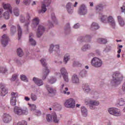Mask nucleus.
Returning a JSON list of instances; mask_svg holds the SVG:
<instances>
[{
	"label": "nucleus",
	"mask_w": 125,
	"mask_h": 125,
	"mask_svg": "<svg viewBox=\"0 0 125 125\" xmlns=\"http://www.w3.org/2000/svg\"><path fill=\"white\" fill-rule=\"evenodd\" d=\"M124 77L121 73L119 72H115L113 74V79L111 80L110 83L111 85H118L120 84L123 81Z\"/></svg>",
	"instance_id": "f257e3e1"
},
{
	"label": "nucleus",
	"mask_w": 125,
	"mask_h": 125,
	"mask_svg": "<svg viewBox=\"0 0 125 125\" xmlns=\"http://www.w3.org/2000/svg\"><path fill=\"white\" fill-rule=\"evenodd\" d=\"M14 113L18 116H21V115H28V108L25 106L21 107L16 106L14 108Z\"/></svg>",
	"instance_id": "f03ea898"
},
{
	"label": "nucleus",
	"mask_w": 125,
	"mask_h": 125,
	"mask_svg": "<svg viewBox=\"0 0 125 125\" xmlns=\"http://www.w3.org/2000/svg\"><path fill=\"white\" fill-rule=\"evenodd\" d=\"M40 61L43 67H45V68L43 69L42 79L45 80L46 79V77H47L49 73H50V71L48 69L47 66H46L47 65V63H46V60L45 59L42 58Z\"/></svg>",
	"instance_id": "7ed1b4c3"
},
{
	"label": "nucleus",
	"mask_w": 125,
	"mask_h": 125,
	"mask_svg": "<svg viewBox=\"0 0 125 125\" xmlns=\"http://www.w3.org/2000/svg\"><path fill=\"white\" fill-rule=\"evenodd\" d=\"M50 3H51V0H43L41 4V9L38 10V13L40 14H43V13H45L46 10H47L46 7H48V6L50 5Z\"/></svg>",
	"instance_id": "20e7f679"
},
{
	"label": "nucleus",
	"mask_w": 125,
	"mask_h": 125,
	"mask_svg": "<svg viewBox=\"0 0 125 125\" xmlns=\"http://www.w3.org/2000/svg\"><path fill=\"white\" fill-rule=\"evenodd\" d=\"M103 64L102 60L97 57L93 58L91 61V65L95 68H100Z\"/></svg>",
	"instance_id": "39448f33"
},
{
	"label": "nucleus",
	"mask_w": 125,
	"mask_h": 125,
	"mask_svg": "<svg viewBox=\"0 0 125 125\" xmlns=\"http://www.w3.org/2000/svg\"><path fill=\"white\" fill-rule=\"evenodd\" d=\"M108 112L110 115H112V116H114V117H121L122 116L121 110L115 107H110L108 108Z\"/></svg>",
	"instance_id": "423d86ee"
},
{
	"label": "nucleus",
	"mask_w": 125,
	"mask_h": 125,
	"mask_svg": "<svg viewBox=\"0 0 125 125\" xmlns=\"http://www.w3.org/2000/svg\"><path fill=\"white\" fill-rule=\"evenodd\" d=\"M60 91L62 94H66V95H70V92L68 91L69 89L66 86L65 83H60Z\"/></svg>",
	"instance_id": "0eeeda50"
},
{
	"label": "nucleus",
	"mask_w": 125,
	"mask_h": 125,
	"mask_svg": "<svg viewBox=\"0 0 125 125\" xmlns=\"http://www.w3.org/2000/svg\"><path fill=\"white\" fill-rule=\"evenodd\" d=\"M75 102V100L73 98H70L65 101L64 103V105L66 108H75V104H76Z\"/></svg>",
	"instance_id": "6e6552de"
},
{
	"label": "nucleus",
	"mask_w": 125,
	"mask_h": 125,
	"mask_svg": "<svg viewBox=\"0 0 125 125\" xmlns=\"http://www.w3.org/2000/svg\"><path fill=\"white\" fill-rule=\"evenodd\" d=\"M60 72L61 75L62 76L64 82L68 83L69 82V78H68V72L65 67H61Z\"/></svg>",
	"instance_id": "1a4fd4ad"
},
{
	"label": "nucleus",
	"mask_w": 125,
	"mask_h": 125,
	"mask_svg": "<svg viewBox=\"0 0 125 125\" xmlns=\"http://www.w3.org/2000/svg\"><path fill=\"white\" fill-rule=\"evenodd\" d=\"M88 104L91 110H95V109H96V106L100 105V102L96 100H90Z\"/></svg>",
	"instance_id": "9d476101"
},
{
	"label": "nucleus",
	"mask_w": 125,
	"mask_h": 125,
	"mask_svg": "<svg viewBox=\"0 0 125 125\" xmlns=\"http://www.w3.org/2000/svg\"><path fill=\"white\" fill-rule=\"evenodd\" d=\"M44 31H45V28L43 25L42 24H40L38 26V28L37 30V36L38 38H41L42 35H43V33H44Z\"/></svg>",
	"instance_id": "9b49d317"
},
{
	"label": "nucleus",
	"mask_w": 125,
	"mask_h": 125,
	"mask_svg": "<svg viewBox=\"0 0 125 125\" xmlns=\"http://www.w3.org/2000/svg\"><path fill=\"white\" fill-rule=\"evenodd\" d=\"M71 82L73 84L79 85L81 83L79 75L77 74H74L71 77Z\"/></svg>",
	"instance_id": "f8f14e48"
},
{
	"label": "nucleus",
	"mask_w": 125,
	"mask_h": 125,
	"mask_svg": "<svg viewBox=\"0 0 125 125\" xmlns=\"http://www.w3.org/2000/svg\"><path fill=\"white\" fill-rule=\"evenodd\" d=\"M92 38V35H86L85 36H80L78 38V42H88L89 40Z\"/></svg>",
	"instance_id": "ddd939ff"
},
{
	"label": "nucleus",
	"mask_w": 125,
	"mask_h": 125,
	"mask_svg": "<svg viewBox=\"0 0 125 125\" xmlns=\"http://www.w3.org/2000/svg\"><path fill=\"white\" fill-rule=\"evenodd\" d=\"M8 36L6 34H4L1 36V43L2 46L5 47L8 44Z\"/></svg>",
	"instance_id": "4468645a"
},
{
	"label": "nucleus",
	"mask_w": 125,
	"mask_h": 125,
	"mask_svg": "<svg viewBox=\"0 0 125 125\" xmlns=\"http://www.w3.org/2000/svg\"><path fill=\"white\" fill-rule=\"evenodd\" d=\"M87 14V8L85 5H82L79 10L78 14L80 15H86Z\"/></svg>",
	"instance_id": "2eb2a0df"
},
{
	"label": "nucleus",
	"mask_w": 125,
	"mask_h": 125,
	"mask_svg": "<svg viewBox=\"0 0 125 125\" xmlns=\"http://www.w3.org/2000/svg\"><path fill=\"white\" fill-rule=\"evenodd\" d=\"M107 21L108 23H109L110 26L112 27V28L113 29L116 28V22L115 21V20L112 16H109L108 17H107Z\"/></svg>",
	"instance_id": "dca6fc26"
},
{
	"label": "nucleus",
	"mask_w": 125,
	"mask_h": 125,
	"mask_svg": "<svg viewBox=\"0 0 125 125\" xmlns=\"http://www.w3.org/2000/svg\"><path fill=\"white\" fill-rule=\"evenodd\" d=\"M0 88L1 89L0 95L1 96H5L6 94H7L8 91L5 88V84L3 83H0Z\"/></svg>",
	"instance_id": "f3484780"
},
{
	"label": "nucleus",
	"mask_w": 125,
	"mask_h": 125,
	"mask_svg": "<svg viewBox=\"0 0 125 125\" xmlns=\"http://www.w3.org/2000/svg\"><path fill=\"white\" fill-rule=\"evenodd\" d=\"M52 21H48V26L50 27H53V24H57V20L55 18V15L52 13L51 17Z\"/></svg>",
	"instance_id": "a211bd4d"
},
{
	"label": "nucleus",
	"mask_w": 125,
	"mask_h": 125,
	"mask_svg": "<svg viewBox=\"0 0 125 125\" xmlns=\"http://www.w3.org/2000/svg\"><path fill=\"white\" fill-rule=\"evenodd\" d=\"M30 108L31 111L37 116H41V115H42V112L40 110H37V109L36 108V104H30Z\"/></svg>",
	"instance_id": "6ab92c4d"
},
{
	"label": "nucleus",
	"mask_w": 125,
	"mask_h": 125,
	"mask_svg": "<svg viewBox=\"0 0 125 125\" xmlns=\"http://www.w3.org/2000/svg\"><path fill=\"white\" fill-rule=\"evenodd\" d=\"M33 81L36 85H38V86H42V85H43V81L42 79L37 77H34L33 78Z\"/></svg>",
	"instance_id": "aec40b11"
},
{
	"label": "nucleus",
	"mask_w": 125,
	"mask_h": 125,
	"mask_svg": "<svg viewBox=\"0 0 125 125\" xmlns=\"http://www.w3.org/2000/svg\"><path fill=\"white\" fill-rule=\"evenodd\" d=\"M26 18L28 20V21L25 22V23L24 24V29H25V32L26 33V34H28V33H29V30L30 28V21L29 20H30V17L29 14L27 15Z\"/></svg>",
	"instance_id": "412c9836"
},
{
	"label": "nucleus",
	"mask_w": 125,
	"mask_h": 125,
	"mask_svg": "<svg viewBox=\"0 0 125 125\" xmlns=\"http://www.w3.org/2000/svg\"><path fill=\"white\" fill-rule=\"evenodd\" d=\"M12 120V117L9 115L7 114H4L3 117V122L5 124H8V123H10Z\"/></svg>",
	"instance_id": "4be33fe9"
},
{
	"label": "nucleus",
	"mask_w": 125,
	"mask_h": 125,
	"mask_svg": "<svg viewBox=\"0 0 125 125\" xmlns=\"http://www.w3.org/2000/svg\"><path fill=\"white\" fill-rule=\"evenodd\" d=\"M59 50V45H53V44H51L50 48L49 49V52L50 53H52L53 51H56L58 52Z\"/></svg>",
	"instance_id": "5701e85b"
},
{
	"label": "nucleus",
	"mask_w": 125,
	"mask_h": 125,
	"mask_svg": "<svg viewBox=\"0 0 125 125\" xmlns=\"http://www.w3.org/2000/svg\"><path fill=\"white\" fill-rule=\"evenodd\" d=\"M72 6H73V4L71 2H68L66 4L65 7L69 14H72L74 12V8H72Z\"/></svg>",
	"instance_id": "b1692460"
},
{
	"label": "nucleus",
	"mask_w": 125,
	"mask_h": 125,
	"mask_svg": "<svg viewBox=\"0 0 125 125\" xmlns=\"http://www.w3.org/2000/svg\"><path fill=\"white\" fill-rule=\"evenodd\" d=\"M82 89L85 93H88L90 92L91 89H90V86L88 84H84L82 86Z\"/></svg>",
	"instance_id": "393cba45"
},
{
	"label": "nucleus",
	"mask_w": 125,
	"mask_h": 125,
	"mask_svg": "<svg viewBox=\"0 0 125 125\" xmlns=\"http://www.w3.org/2000/svg\"><path fill=\"white\" fill-rule=\"evenodd\" d=\"M11 13H12V10H10V11H6L3 13L2 17L4 19H5L6 20H8Z\"/></svg>",
	"instance_id": "a878e982"
},
{
	"label": "nucleus",
	"mask_w": 125,
	"mask_h": 125,
	"mask_svg": "<svg viewBox=\"0 0 125 125\" xmlns=\"http://www.w3.org/2000/svg\"><path fill=\"white\" fill-rule=\"evenodd\" d=\"M53 122L55 124H59L60 123V117H57V115L55 112L52 113Z\"/></svg>",
	"instance_id": "bb28decb"
},
{
	"label": "nucleus",
	"mask_w": 125,
	"mask_h": 125,
	"mask_svg": "<svg viewBox=\"0 0 125 125\" xmlns=\"http://www.w3.org/2000/svg\"><path fill=\"white\" fill-rule=\"evenodd\" d=\"M45 87L49 93H50L51 94H55V93H56V90L52 87H50L48 84H46Z\"/></svg>",
	"instance_id": "cd10ccee"
},
{
	"label": "nucleus",
	"mask_w": 125,
	"mask_h": 125,
	"mask_svg": "<svg viewBox=\"0 0 125 125\" xmlns=\"http://www.w3.org/2000/svg\"><path fill=\"white\" fill-rule=\"evenodd\" d=\"M34 38V35L33 33H30L29 34V42L31 45H33V46H35V45H36L37 42H36V40H34L33 39Z\"/></svg>",
	"instance_id": "c85d7f7f"
},
{
	"label": "nucleus",
	"mask_w": 125,
	"mask_h": 125,
	"mask_svg": "<svg viewBox=\"0 0 125 125\" xmlns=\"http://www.w3.org/2000/svg\"><path fill=\"white\" fill-rule=\"evenodd\" d=\"M99 17L101 21L103 23H106L107 22V19L108 17L106 16L103 15L102 13H99Z\"/></svg>",
	"instance_id": "c756f323"
},
{
	"label": "nucleus",
	"mask_w": 125,
	"mask_h": 125,
	"mask_svg": "<svg viewBox=\"0 0 125 125\" xmlns=\"http://www.w3.org/2000/svg\"><path fill=\"white\" fill-rule=\"evenodd\" d=\"M90 29L92 31H93L94 30H98L99 29V25H98V23H97V22H92Z\"/></svg>",
	"instance_id": "7c9ffc66"
},
{
	"label": "nucleus",
	"mask_w": 125,
	"mask_h": 125,
	"mask_svg": "<svg viewBox=\"0 0 125 125\" xmlns=\"http://www.w3.org/2000/svg\"><path fill=\"white\" fill-rule=\"evenodd\" d=\"M81 113L83 117H87V109L84 106H82Z\"/></svg>",
	"instance_id": "2f4dec72"
},
{
	"label": "nucleus",
	"mask_w": 125,
	"mask_h": 125,
	"mask_svg": "<svg viewBox=\"0 0 125 125\" xmlns=\"http://www.w3.org/2000/svg\"><path fill=\"white\" fill-rule=\"evenodd\" d=\"M117 19L119 23V25L121 27H124L125 26V21H124V20L123 19V18L121 17L120 16H118L117 17Z\"/></svg>",
	"instance_id": "473e14b6"
},
{
	"label": "nucleus",
	"mask_w": 125,
	"mask_h": 125,
	"mask_svg": "<svg viewBox=\"0 0 125 125\" xmlns=\"http://www.w3.org/2000/svg\"><path fill=\"white\" fill-rule=\"evenodd\" d=\"M70 59H71L70 54H65L63 57V62L64 63V64H67V63H68V62L70 61Z\"/></svg>",
	"instance_id": "72a5a7b5"
},
{
	"label": "nucleus",
	"mask_w": 125,
	"mask_h": 125,
	"mask_svg": "<svg viewBox=\"0 0 125 125\" xmlns=\"http://www.w3.org/2000/svg\"><path fill=\"white\" fill-rule=\"evenodd\" d=\"M39 18H37L33 19L32 21V24L31 25V26L32 27V28H36L37 25L39 24Z\"/></svg>",
	"instance_id": "f704fd0d"
},
{
	"label": "nucleus",
	"mask_w": 125,
	"mask_h": 125,
	"mask_svg": "<svg viewBox=\"0 0 125 125\" xmlns=\"http://www.w3.org/2000/svg\"><path fill=\"white\" fill-rule=\"evenodd\" d=\"M87 75V71L85 70H81L79 73V76L81 78H85Z\"/></svg>",
	"instance_id": "c9c22d12"
},
{
	"label": "nucleus",
	"mask_w": 125,
	"mask_h": 125,
	"mask_svg": "<svg viewBox=\"0 0 125 125\" xmlns=\"http://www.w3.org/2000/svg\"><path fill=\"white\" fill-rule=\"evenodd\" d=\"M2 5L4 9H8V11H9L12 10V8L11 7L10 4L3 3Z\"/></svg>",
	"instance_id": "e433bc0d"
},
{
	"label": "nucleus",
	"mask_w": 125,
	"mask_h": 125,
	"mask_svg": "<svg viewBox=\"0 0 125 125\" xmlns=\"http://www.w3.org/2000/svg\"><path fill=\"white\" fill-rule=\"evenodd\" d=\"M17 27L19 40H20V39H21V36H22V28H21V26H20V25L19 24L17 25Z\"/></svg>",
	"instance_id": "4c0bfd02"
},
{
	"label": "nucleus",
	"mask_w": 125,
	"mask_h": 125,
	"mask_svg": "<svg viewBox=\"0 0 125 125\" xmlns=\"http://www.w3.org/2000/svg\"><path fill=\"white\" fill-rule=\"evenodd\" d=\"M88 49H90V45L89 44H84L82 47V51H86Z\"/></svg>",
	"instance_id": "58836bf2"
},
{
	"label": "nucleus",
	"mask_w": 125,
	"mask_h": 125,
	"mask_svg": "<svg viewBox=\"0 0 125 125\" xmlns=\"http://www.w3.org/2000/svg\"><path fill=\"white\" fill-rule=\"evenodd\" d=\"M103 4H99L96 6V11H102L103 10Z\"/></svg>",
	"instance_id": "ea45409f"
},
{
	"label": "nucleus",
	"mask_w": 125,
	"mask_h": 125,
	"mask_svg": "<svg viewBox=\"0 0 125 125\" xmlns=\"http://www.w3.org/2000/svg\"><path fill=\"white\" fill-rule=\"evenodd\" d=\"M56 81H57V80L55 77H52L48 79V83H51V84H52L53 83H56Z\"/></svg>",
	"instance_id": "a19ab883"
},
{
	"label": "nucleus",
	"mask_w": 125,
	"mask_h": 125,
	"mask_svg": "<svg viewBox=\"0 0 125 125\" xmlns=\"http://www.w3.org/2000/svg\"><path fill=\"white\" fill-rule=\"evenodd\" d=\"M117 104L119 105V106H124L125 104V101L124 99H119L117 100Z\"/></svg>",
	"instance_id": "79ce46f5"
},
{
	"label": "nucleus",
	"mask_w": 125,
	"mask_h": 125,
	"mask_svg": "<svg viewBox=\"0 0 125 125\" xmlns=\"http://www.w3.org/2000/svg\"><path fill=\"white\" fill-rule=\"evenodd\" d=\"M97 42H99V43H106L107 40L103 38H98Z\"/></svg>",
	"instance_id": "37998d69"
},
{
	"label": "nucleus",
	"mask_w": 125,
	"mask_h": 125,
	"mask_svg": "<svg viewBox=\"0 0 125 125\" xmlns=\"http://www.w3.org/2000/svg\"><path fill=\"white\" fill-rule=\"evenodd\" d=\"M7 72V68L5 66H0V73H2V74L4 73H6Z\"/></svg>",
	"instance_id": "c03bdc74"
},
{
	"label": "nucleus",
	"mask_w": 125,
	"mask_h": 125,
	"mask_svg": "<svg viewBox=\"0 0 125 125\" xmlns=\"http://www.w3.org/2000/svg\"><path fill=\"white\" fill-rule=\"evenodd\" d=\"M17 52L18 53V55H19L20 57H22V56L24 55V52H23V50H22V49L21 48H19L17 49Z\"/></svg>",
	"instance_id": "a18cd8bd"
},
{
	"label": "nucleus",
	"mask_w": 125,
	"mask_h": 125,
	"mask_svg": "<svg viewBox=\"0 0 125 125\" xmlns=\"http://www.w3.org/2000/svg\"><path fill=\"white\" fill-rule=\"evenodd\" d=\"M46 119L47 120V122H48V123H51L53 121L52 113L51 115L47 114L46 115Z\"/></svg>",
	"instance_id": "49530a36"
},
{
	"label": "nucleus",
	"mask_w": 125,
	"mask_h": 125,
	"mask_svg": "<svg viewBox=\"0 0 125 125\" xmlns=\"http://www.w3.org/2000/svg\"><path fill=\"white\" fill-rule=\"evenodd\" d=\"M30 98L32 101H36L38 99V96L36 94L31 93L30 95Z\"/></svg>",
	"instance_id": "de8ad7c7"
},
{
	"label": "nucleus",
	"mask_w": 125,
	"mask_h": 125,
	"mask_svg": "<svg viewBox=\"0 0 125 125\" xmlns=\"http://www.w3.org/2000/svg\"><path fill=\"white\" fill-rule=\"evenodd\" d=\"M11 99H14L15 98V99H16V98H18V93L17 92H12L11 94Z\"/></svg>",
	"instance_id": "09e8293b"
},
{
	"label": "nucleus",
	"mask_w": 125,
	"mask_h": 125,
	"mask_svg": "<svg viewBox=\"0 0 125 125\" xmlns=\"http://www.w3.org/2000/svg\"><path fill=\"white\" fill-rule=\"evenodd\" d=\"M17 31L16 26L12 25L11 27V34H12V35H14V34L16 33Z\"/></svg>",
	"instance_id": "8fccbe9b"
},
{
	"label": "nucleus",
	"mask_w": 125,
	"mask_h": 125,
	"mask_svg": "<svg viewBox=\"0 0 125 125\" xmlns=\"http://www.w3.org/2000/svg\"><path fill=\"white\" fill-rule=\"evenodd\" d=\"M21 81H23L25 83H28V82H29L27 77L24 75H21Z\"/></svg>",
	"instance_id": "3c124183"
},
{
	"label": "nucleus",
	"mask_w": 125,
	"mask_h": 125,
	"mask_svg": "<svg viewBox=\"0 0 125 125\" xmlns=\"http://www.w3.org/2000/svg\"><path fill=\"white\" fill-rule=\"evenodd\" d=\"M14 14L15 16H18L20 15V13L19 12V9L17 8H16L14 9Z\"/></svg>",
	"instance_id": "603ef678"
},
{
	"label": "nucleus",
	"mask_w": 125,
	"mask_h": 125,
	"mask_svg": "<svg viewBox=\"0 0 125 125\" xmlns=\"http://www.w3.org/2000/svg\"><path fill=\"white\" fill-rule=\"evenodd\" d=\"M17 101L16 100V99H11V101H10V104L12 105V106H15L16 105V102Z\"/></svg>",
	"instance_id": "864d4df0"
},
{
	"label": "nucleus",
	"mask_w": 125,
	"mask_h": 125,
	"mask_svg": "<svg viewBox=\"0 0 125 125\" xmlns=\"http://www.w3.org/2000/svg\"><path fill=\"white\" fill-rule=\"evenodd\" d=\"M0 29L2 30V31H3L4 32L6 31V30H7V28H6V24H4L2 26H1L0 27Z\"/></svg>",
	"instance_id": "5fc2aeb1"
},
{
	"label": "nucleus",
	"mask_w": 125,
	"mask_h": 125,
	"mask_svg": "<svg viewBox=\"0 0 125 125\" xmlns=\"http://www.w3.org/2000/svg\"><path fill=\"white\" fill-rule=\"evenodd\" d=\"M20 21L21 23H24L25 22V18L23 16H21Z\"/></svg>",
	"instance_id": "6e6d98bb"
},
{
	"label": "nucleus",
	"mask_w": 125,
	"mask_h": 125,
	"mask_svg": "<svg viewBox=\"0 0 125 125\" xmlns=\"http://www.w3.org/2000/svg\"><path fill=\"white\" fill-rule=\"evenodd\" d=\"M27 123L25 121H22L21 122H19L18 125H27Z\"/></svg>",
	"instance_id": "4d7b16f0"
},
{
	"label": "nucleus",
	"mask_w": 125,
	"mask_h": 125,
	"mask_svg": "<svg viewBox=\"0 0 125 125\" xmlns=\"http://www.w3.org/2000/svg\"><path fill=\"white\" fill-rule=\"evenodd\" d=\"M16 79H17V75H16V74L13 75L12 78H11L12 81H13V82H14V81H15V80H16Z\"/></svg>",
	"instance_id": "13d9d810"
},
{
	"label": "nucleus",
	"mask_w": 125,
	"mask_h": 125,
	"mask_svg": "<svg viewBox=\"0 0 125 125\" xmlns=\"http://www.w3.org/2000/svg\"><path fill=\"white\" fill-rule=\"evenodd\" d=\"M64 29L65 30H70V24L67 23L66 24V25L65 26Z\"/></svg>",
	"instance_id": "bf43d9fd"
},
{
	"label": "nucleus",
	"mask_w": 125,
	"mask_h": 125,
	"mask_svg": "<svg viewBox=\"0 0 125 125\" xmlns=\"http://www.w3.org/2000/svg\"><path fill=\"white\" fill-rule=\"evenodd\" d=\"M73 28L74 29H78V28H80V24L77 23V24H75L73 26Z\"/></svg>",
	"instance_id": "052dcab7"
},
{
	"label": "nucleus",
	"mask_w": 125,
	"mask_h": 125,
	"mask_svg": "<svg viewBox=\"0 0 125 125\" xmlns=\"http://www.w3.org/2000/svg\"><path fill=\"white\" fill-rule=\"evenodd\" d=\"M2 12H3V9H0V18H2Z\"/></svg>",
	"instance_id": "680f3d73"
},
{
	"label": "nucleus",
	"mask_w": 125,
	"mask_h": 125,
	"mask_svg": "<svg viewBox=\"0 0 125 125\" xmlns=\"http://www.w3.org/2000/svg\"><path fill=\"white\" fill-rule=\"evenodd\" d=\"M79 63L78 62H73V66H79Z\"/></svg>",
	"instance_id": "e2e57ef3"
},
{
	"label": "nucleus",
	"mask_w": 125,
	"mask_h": 125,
	"mask_svg": "<svg viewBox=\"0 0 125 125\" xmlns=\"http://www.w3.org/2000/svg\"><path fill=\"white\" fill-rule=\"evenodd\" d=\"M24 100H25V101H30V98H29V97L25 96L24 97Z\"/></svg>",
	"instance_id": "0e129e2a"
},
{
	"label": "nucleus",
	"mask_w": 125,
	"mask_h": 125,
	"mask_svg": "<svg viewBox=\"0 0 125 125\" xmlns=\"http://www.w3.org/2000/svg\"><path fill=\"white\" fill-rule=\"evenodd\" d=\"M30 0H24V2L25 4H28V3H29Z\"/></svg>",
	"instance_id": "69168bd1"
},
{
	"label": "nucleus",
	"mask_w": 125,
	"mask_h": 125,
	"mask_svg": "<svg viewBox=\"0 0 125 125\" xmlns=\"http://www.w3.org/2000/svg\"><path fill=\"white\" fill-rule=\"evenodd\" d=\"M37 4V2H36V1H33L32 3L31 4V5H36Z\"/></svg>",
	"instance_id": "338daca9"
},
{
	"label": "nucleus",
	"mask_w": 125,
	"mask_h": 125,
	"mask_svg": "<svg viewBox=\"0 0 125 125\" xmlns=\"http://www.w3.org/2000/svg\"><path fill=\"white\" fill-rule=\"evenodd\" d=\"M21 0H16V3L17 4H19L20 3Z\"/></svg>",
	"instance_id": "774afa93"
}]
</instances>
